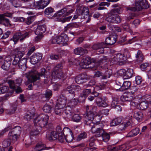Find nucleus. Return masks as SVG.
Listing matches in <instances>:
<instances>
[{"label": "nucleus", "instance_id": "f257e3e1", "mask_svg": "<svg viewBox=\"0 0 151 151\" xmlns=\"http://www.w3.org/2000/svg\"><path fill=\"white\" fill-rule=\"evenodd\" d=\"M101 118L99 116L96 115L94 116L93 111H87L86 115L85 117L84 122L85 125L91 127V130L93 133L95 134L96 136L99 137L101 136L105 132L103 129L104 125L99 122Z\"/></svg>", "mask_w": 151, "mask_h": 151}, {"label": "nucleus", "instance_id": "f03ea898", "mask_svg": "<svg viewBox=\"0 0 151 151\" xmlns=\"http://www.w3.org/2000/svg\"><path fill=\"white\" fill-rule=\"evenodd\" d=\"M13 50L15 56L12 65L17 69L25 70L27 68V59L24 58H22L25 53V50L22 47H18Z\"/></svg>", "mask_w": 151, "mask_h": 151}, {"label": "nucleus", "instance_id": "7ed1b4c3", "mask_svg": "<svg viewBox=\"0 0 151 151\" xmlns=\"http://www.w3.org/2000/svg\"><path fill=\"white\" fill-rule=\"evenodd\" d=\"M72 131L68 128L64 127L62 129L61 126H58L56 128V131H52L50 134L47 135V137L49 141H52L58 139V140L61 142H64V137L67 136Z\"/></svg>", "mask_w": 151, "mask_h": 151}, {"label": "nucleus", "instance_id": "20e7f679", "mask_svg": "<svg viewBox=\"0 0 151 151\" xmlns=\"http://www.w3.org/2000/svg\"><path fill=\"white\" fill-rule=\"evenodd\" d=\"M150 4L147 0H135V5L134 7L127 8V9L132 12L129 13V16L127 17L128 20L133 19L135 17L138 16L139 14L136 11H140L142 9L148 8Z\"/></svg>", "mask_w": 151, "mask_h": 151}, {"label": "nucleus", "instance_id": "39448f33", "mask_svg": "<svg viewBox=\"0 0 151 151\" xmlns=\"http://www.w3.org/2000/svg\"><path fill=\"white\" fill-rule=\"evenodd\" d=\"M74 11V9L72 6H68L57 12L53 16L63 23L68 22L72 18L73 16L70 14Z\"/></svg>", "mask_w": 151, "mask_h": 151}, {"label": "nucleus", "instance_id": "423d86ee", "mask_svg": "<svg viewBox=\"0 0 151 151\" xmlns=\"http://www.w3.org/2000/svg\"><path fill=\"white\" fill-rule=\"evenodd\" d=\"M49 75V73L46 69L43 68H42L40 72H32L27 75V78L28 79V82L26 83L27 84L28 82H31L33 83L34 86H37L39 84V82L37 81L39 80L41 77L44 78H45L44 80L45 81L47 80Z\"/></svg>", "mask_w": 151, "mask_h": 151}, {"label": "nucleus", "instance_id": "0eeeda50", "mask_svg": "<svg viewBox=\"0 0 151 151\" xmlns=\"http://www.w3.org/2000/svg\"><path fill=\"white\" fill-rule=\"evenodd\" d=\"M9 130V136L14 140H17L19 138L22 132L21 128L19 126H17L12 128V126H10L1 132L0 135H3L5 132Z\"/></svg>", "mask_w": 151, "mask_h": 151}, {"label": "nucleus", "instance_id": "6e6552de", "mask_svg": "<svg viewBox=\"0 0 151 151\" xmlns=\"http://www.w3.org/2000/svg\"><path fill=\"white\" fill-rule=\"evenodd\" d=\"M49 116L47 114H41L34 120L35 125H38L40 128H45L49 129L48 128V120Z\"/></svg>", "mask_w": 151, "mask_h": 151}, {"label": "nucleus", "instance_id": "1a4fd4ad", "mask_svg": "<svg viewBox=\"0 0 151 151\" xmlns=\"http://www.w3.org/2000/svg\"><path fill=\"white\" fill-rule=\"evenodd\" d=\"M76 89H78L77 91H78L81 90V88L78 85H71L64 89L61 92V95L69 99H73L75 95V91Z\"/></svg>", "mask_w": 151, "mask_h": 151}, {"label": "nucleus", "instance_id": "9d476101", "mask_svg": "<svg viewBox=\"0 0 151 151\" xmlns=\"http://www.w3.org/2000/svg\"><path fill=\"white\" fill-rule=\"evenodd\" d=\"M124 54L118 53L114 55V57L112 58L111 63L113 64L122 65L123 64V62L125 61L127 59L130 58L131 57L129 53L127 52V54L126 55Z\"/></svg>", "mask_w": 151, "mask_h": 151}, {"label": "nucleus", "instance_id": "9b49d317", "mask_svg": "<svg viewBox=\"0 0 151 151\" xmlns=\"http://www.w3.org/2000/svg\"><path fill=\"white\" fill-rule=\"evenodd\" d=\"M76 11L77 12H79V15H81L82 16V19L86 20V23H88L90 22L92 15V14H89V9L88 7L83 6L82 5L79 6L77 7Z\"/></svg>", "mask_w": 151, "mask_h": 151}, {"label": "nucleus", "instance_id": "f8f14e48", "mask_svg": "<svg viewBox=\"0 0 151 151\" xmlns=\"http://www.w3.org/2000/svg\"><path fill=\"white\" fill-rule=\"evenodd\" d=\"M69 40L68 37L64 33H62L60 36L52 37L50 42L52 44H62L63 46L68 45L67 42Z\"/></svg>", "mask_w": 151, "mask_h": 151}, {"label": "nucleus", "instance_id": "ddd939ff", "mask_svg": "<svg viewBox=\"0 0 151 151\" xmlns=\"http://www.w3.org/2000/svg\"><path fill=\"white\" fill-rule=\"evenodd\" d=\"M96 61V59H91L89 57L83 56L80 63V65L82 68L85 69L92 68L94 67V65Z\"/></svg>", "mask_w": 151, "mask_h": 151}, {"label": "nucleus", "instance_id": "4468645a", "mask_svg": "<svg viewBox=\"0 0 151 151\" xmlns=\"http://www.w3.org/2000/svg\"><path fill=\"white\" fill-rule=\"evenodd\" d=\"M62 65L58 64L56 65L53 68L52 75L55 78L61 80L63 81L65 79L64 73L62 71Z\"/></svg>", "mask_w": 151, "mask_h": 151}, {"label": "nucleus", "instance_id": "2eb2a0df", "mask_svg": "<svg viewBox=\"0 0 151 151\" xmlns=\"http://www.w3.org/2000/svg\"><path fill=\"white\" fill-rule=\"evenodd\" d=\"M29 35V32H21L15 33L13 36L12 40L14 44H16L19 40L21 42L24 40L27 37H28Z\"/></svg>", "mask_w": 151, "mask_h": 151}, {"label": "nucleus", "instance_id": "dca6fc26", "mask_svg": "<svg viewBox=\"0 0 151 151\" xmlns=\"http://www.w3.org/2000/svg\"><path fill=\"white\" fill-rule=\"evenodd\" d=\"M94 50H96V53L98 54L104 53L105 54L106 52L105 51V44L104 42H102L94 44L91 47Z\"/></svg>", "mask_w": 151, "mask_h": 151}, {"label": "nucleus", "instance_id": "f3484780", "mask_svg": "<svg viewBox=\"0 0 151 151\" xmlns=\"http://www.w3.org/2000/svg\"><path fill=\"white\" fill-rule=\"evenodd\" d=\"M105 20L110 23L119 24L121 22L122 19L118 14H110L106 18Z\"/></svg>", "mask_w": 151, "mask_h": 151}, {"label": "nucleus", "instance_id": "a211bd4d", "mask_svg": "<svg viewBox=\"0 0 151 151\" xmlns=\"http://www.w3.org/2000/svg\"><path fill=\"white\" fill-rule=\"evenodd\" d=\"M107 98L105 96H103L99 93V96L96 98V102L99 107H106L108 105L106 102Z\"/></svg>", "mask_w": 151, "mask_h": 151}, {"label": "nucleus", "instance_id": "6ab92c4d", "mask_svg": "<svg viewBox=\"0 0 151 151\" xmlns=\"http://www.w3.org/2000/svg\"><path fill=\"white\" fill-rule=\"evenodd\" d=\"M117 36L115 33H113L108 37L106 38L104 43L105 47L106 45H112L114 44L117 40Z\"/></svg>", "mask_w": 151, "mask_h": 151}, {"label": "nucleus", "instance_id": "aec40b11", "mask_svg": "<svg viewBox=\"0 0 151 151\" xmlns=\"http://www.w3.org/2000/svg\"><path fill=\"white\" fill-rule=\"evenodd\" d=\"M50 0H40L36 2H35L33 6L36 9H43L47 6L50 3Z\"/></svg>", "mask_w": 151, "mask_h": 151}, {"label": "nucleus", "instance_id": "412c9836", "mask_svg": "<svg viewBox=\"0 0 151 151\" xmlns=\"http://www.w3.org/2000/svg\"><path fill=\"white\" fill-rule=\"evenodd\" d=\"M120 100L122 101H129L130 102L131 105L135 106L136 105V103L134 101L135 97L134 96H130L128 94H124L120 97Z\"/></svg>", "mask_w": 151, "mask_h": 151}, {"label": "nucleus", "instance_id": "4be33fe9", "mask_svg": "<svg viewBox=\"0 0 151 151\" xmlns=\"http://www.w3.org/2000/svg\"><path fill=\"white\" fill-rule=\"evenodd\" d=\"M42 57V55L41 53L37 52L34 53L30 57V62L32 64L35 65L41 60Z\"/></svg>", "mask_w": 151, "mask_h": 151}, {"label": "nucleus", "instance_id": "5701e85b", "mask_svg": "<svg viewBox=\"0 0 151 151\" xmlns=\"http://www.w3.org/2000/svg\"><path fill=\"white\" fill-rule=\"evenodd\" d=\"M88 76L85 73H82L76 76L75 78L76 83L78 84L86 82L88 80Z\"/></svg>", "mask_w": 151, "mask_h": 151}, {"label": "nucleus", "instance_id": "b1692460", "mask_svg": "<svg viewBox=\"0 0 151 151\" xmlns=\"http://www.w3.org/2000/svg\"><path fill=\"white\" fill-rule=\"evenodd\" d=\"M46 26L45 24H38L35 31L36 35H43L46 31Z\"/></svg>", "mask_w": 151, "mask_h": 151}, {"label": "nucleus", "instance_id": "393cba45", "mask_svg": "<svg viewBox=\"0 0 151 151\" xmlns=\"http://www.w3.org/2000/svg\"><path fill=\"white\" fill-rule=\"evenodd\" d=\"M22 80L20 78H18L14 81L9 80L7 81L10 88H14V86H20L21 84Z\"/></svg>", "mask_w": 151, "mask_h": 151}, {"label": "nucleus", "instance_id": "a878e982", "mask_svg": "<svg viewBox=\"0 0 151 151\" xmlns=\"http://www.w3.org/2000/svg\"><path fill=\"white\" fill-rule=\"evenodd\" d=\"M35 109L33 108L31 110L28 111L24 116V118L29 121L33 119L35 116Z\"/></svg>", "mask_w": 151, "mask_h": 151}, {"label": "nucleus", "instance_id": "bb28decb", "mask_svg": "<svg viewBox=\"0 0 151 151\" xmlns=\"http://www.w3.org/2000/svg\"><path fill=\"white\" fill-rule=\"evenodd\" d=\"M50 147H47L46 145L42 142L37 143L33 148V151H40L45 149L48 150Z\"/></svg>", "mask_w": 151, "mask_h": 151}, {"label": "nucleus", "instance_id": "cd10ccee", "mask_svg": "<svg viewBox=\"0 0 151 151\" xmlns=\"http://www.w3.org/2000/svg\"><path fill=\"white\" fill-rule=\"evenodd\" d=\"M123 80L122 79H117L115 81V83L114 85V88L115 90L118 91H122V84Z\"/></svg>", "mask_w": 151, "mask_h": 151}, {"label": "nucleus", "instance_id": "c85d7f7f", "mask_svg": "<svg viewBox=\"0 0 151 151\" xmlns=\"http://www.w3.org/2000/svg\"><path fill=\"white\" fill-rule=\"evenodd\" d=\"M72 108L69 106H66L65 109H64V115L65 117H67L70 119L72 118V115H73Z\"/></svg>", "mask_w": 151, "mask_h": 151}, {"label": "nucleus", "instance_id": "c756f323", "mask_svg": "<svg viewBox=\"0 0 151 151\" xmlns=\"http://www.w3.org/2000/svg\"><path fill=\"white\" fill-rule=\"evenodd\" d=\"M127 150L126 145L122 144L121 145L113 147L110 149H107L106 151H126Z\"/></svg>", "mask_w": 151, "mask_h": 151}, {"label": "nucleus", "instance_id": "7c9ffc66", "mask_svg": "<svg viewBox=\"0 0 151 151\" xmlns=\"http://www.w3.org/2000/svg\"><path fill=\"white\" fill-rule=\"evenodd\" d=\"M74 52L75 54L82 55L84 54L87 53L88 50L81 47H79L74 50Z\"/></svg>", "mask_w": 151, "mask_h": 151}, {"label": "nucleus", "instance_id": "2f4dec72", "mask_svg": "<svg viewBox=\"0 0 151 151\" xmlns=\"http://www.w3.org/2000/svg\"><path fill=\"white\" fill-rule=\"evenodd\" d=\"M133 70L132 69L129 68L126 70L125 74L123 78L125 79H129L132 77L133 75Z\"/></svg>", "mask_w": 151, "mask_h": 151}, {"label": "nucleus", "instance_id": "473e14b6", "mask_svg": "<svg viewBox=\"0 0 151 151\" xmlns=\"http://www.w3.org/2000/svg\"><path fill=\"white\" fill-rule=\"evenodd\" d=\"M18 106V104L17 101L11 103L10 105V109L9 112L11 114L14 113L17 109Z\"/></svg>", "mask_w": 151, "mask_h": 151}, {"label": "nucleus", "instance_id": "72a5a7b5", "mask_svg": "<svg viewBox=\"0 0 151 151\" xmlns=\"http://www.w3.org/2000/svg\"><path fill=\"white\" fill-rule=\"evenodd\" d=\"M63 97V99L60 98L58 99V102L56 104L55 106H59L63 108L65 106L66 103V98L64 97Z\"/></svg>", "mask_w": 151, "mask_h": 151}, {"label": "nucleus", "instance_id": "f704fd0d", "mask_svg": "<svg viewBox=\"0 0 151 151\" xmlns=\"http://www.w3.org/2000/svg\"><path fill=\"white\" fill-rule=\"evenodd\" d=\"M134 117L138 121L141 122L142 121L143 115L141 111L135 112L134 114Z\"/></svg>", "mask_w": 151, "mask_h": 151}, {"label": "nucleus", "instance_id": "c9c22d12", "mask_svg": "<svg viewBox=\"0 0 151 151\" xmlns=\"http://www.w3.org/2000/svg\"><path fill=\"white\" fill-rule=\"evenodd\" d=\"M105 70V71L102 77L103 79L109 78L112 74V71L111 69L107 68Z\"/></svg>", "mask_w": 151, "mask_h": 151}, {"label": "nucleus", "instance_id": "e433bc0d", "mask_svg": "<svg viewBox=\"0 0 151 151\" xmlns=\"http://www.w3.org/2000/svg\"><path fill=\"white\" fill-rule=\"evenodd\" d=\"M136 58L138 63L142 62L144 60L142 52L140 50H138L136 54Z\"/></svg>", "mask_w": 151, "mask_h": 151}, {"label": "nucleus", "instance_id": "4c0bfd02", "mask_svg": "<svg viewBox=\"0 0 151 151\" xmlns=\"http://www.w3.org/2000/svg\"><path fill=\"white\" fill-rule=\"evenodd\" d=\"M139 132V129L137 127L132 129L127 134V136L129 137H132L136 136Z\"/></svg>", "mask_w": 151, "mask_h": 151}, {"label": "nucleus", "instance_id": "58836bf2", "mask_svg": "<svg viewBox=\"0 0 151 151\" xmlns=\"http://www.w3.org/2000/svg\"><path fill=\"white\" fill-rule=\"evenodd\" d=\"M122 122L120 117H117L113 119L110 123L111 127L114 126L119 125Z\"/></svg>", "mask_w": 151, "mask_h": 151}, {"label": "nucleus", "instance_id": "ea45409f", "mask_svg": "<svg viewBox=\"0 0 151 151\" xmlns=\"http://www.w3.org/2000/svg\"><path fill=\"white\" fill-rule=\"evenodd\" d=\"M131 82L129 81H123L122 84V91L127 90L129 89L131 86Z\"/></svg>", "mask_w": 151, "mask_h": 151}, {"label": "nucleus", "instance_id": "a19ab883", "mask_svg": "<svg viewBox=\"0 0 151 151\" xmlns=\"http://www.w3.org/2000/svg\"><path fill=\"white\" fill-rule=\"evenodd\" d=\"M55 112L56 115H64V108L59 106H55Z\"/></svg>", "mask_w": 151, "mask_h": 151}, {"label": "nucleus", "instance_id": "79ce46f5", "mask_svg": "<svg viewBox=\"0 0 151 151\" xmlns=\"http://www.w3.org/2000/svg\"><path fill=\"white\" fill-rule=\"evenodd\" d=\"M82 117L79 114H75L72 115L71 119L73 121L76 122H81V120Z\"/></svg>", "mask_w": 151, "mask_h": 151}, {"label": "nucleus", "instance_id": "37998d69", "mask_svg": "<svg viewBox=\"0 0 151 151\" xmlns=\"http://www.w3.org/2000/svg\"><path fill=\"white\" fill-rule=\"evenodd\" d=\"M91 95L88 97V99L90 101H92L94 99L96 100V98L99 96V93L95 91H93L91 93Z\"/></svg>", "mask_w": 151, "mask_h": 151}, {"label": "nucleus", "instance_id": "c03bdc74", "mask_svg": "<svg viewBox=\"0 0 151 151\" xmlns=\"http://www.w3.org/2000/svg\"><path fill=\"white\" fill-rule=\"evenodd\" d=\"M111 134V132H110L108 133L105 132L101 136L104 142H108L110 138V134Z\"/></svg>", "mask_w": 151, "mask_h": 151}, {"label": "nucleus", "instance_id": "a18cd8bd", "mask_svg": "<svg viewBox=\"0 0 151 151\" xmlns=\"http://www.w3.org/2000/svg\"><path fill=\"white\" fill-rule=\"evenodd\" d=\"M52 107L47 104H45L43 107V111L45 113H51L52 109Z\"/></svg>", "mask_w": 151, "mask_h": 151}, {"label": "nucleus", "instance_id": "49530a36", "mask_svg": "<svg viewBox=\"0 0 151 151\" xmlns=\"http://www.w3.org/2000/svg\"><path fill=\"white\" fill-rule=\"evenodd\" d=\"M52 95V91L49 89L47 90L43 94V97L45 96L46 99H49L51 97Z\"/></svg>", "mask_w": 151, "mask_h": 151}, {"label": "nucleus", "instance_id": "de8ad7c7", "mask_svg": "<svg viewBox=\"0 0 151 151\" xmlns=\"http://www.w3.org/2000/svg\"><path fill=\"white\" fill-rule=\"evenodd\" d=\"M87 137L86 133L85 132H83L80 133L74 139L77 141H79L83 139L86 138Z\"/></svg>", "mask_w": 151, "mask_h": 151}, {"label": "nucleus", "instance_id": "09e8293b", "mask_svg": "<svg viewBox=\"0 0 151 151\" xmlns=\"http://www.w3.org/2000/svg\"><path fill=\"white\" fill-rule=\"evenodd\" d=\"M149 104L145 101H142L139 104V106L140 109L142 110H145L146 109L148 106Z\"/></svg>", "mask_w": 151, "mask_h": 151}, {"label": "nucleus", "instance_id": "8fccbe9b", "mask_svg": "<svg viewBox=\"0 0 151 151\" xmlns=\"http://www.w3.org/2000/svg\"><path fill=\"white\" fill-rule=\"evenodd\" d=\"M74 137L73 134V133H71L70 134H68L67 136L64 137V141L65 140L66 142H71L74 139Z\"/></svg>", "mask_w": 151, "mask_h": 151}, {"label": "nucleus", "instance_id": "3c124183", "mask_svg": "<svg viewBox=\"0 0 151 151\" xmlns=\"http://www.w3.org/2000/svg\"><path fill=\"white\" fill-rule=\"evenodd\" d=\"M96 60V62L95 64L94 65V66L93 68L94 67V68H95V66L96 63L99 66H100L102 64L106 63L107 62V59H106V57L101 58L98 60Z\"/></svg>", "mask_w": 151, "mask_h": 151}, {"label": "nucleus", "instance_id": "603ef678", "mask_svg": "<svg viewBox=\"0 0 151 151\" xmlns=\"http://www.w3.org/2000/svg\"><path fill=\"white\" fill-rule=\"evenodd\" d=\"M123 28L124 31L129 33L131 35H134V34L132 31L129 25L126 23L123 26Z\"/></svg>", "mask_w": 151, "mask_h": 151}, {"label": "nucleus", "instance_id": "864d4df0", "mask_svg": "<svg viewBox=\"0 0 151 151\" xmlns=\"http://www.w3.org/2000/svg\"><path fill=\"white\" fill-rule=\"evenodd\" d=\"M54 12V10L53 8L51 7H49L45 9L44 12L46 15H52Z\"/></svg>", "mask_w": 151, "mask_h": 151}, {"label": "nucleus", "instance_id": "5fc2aeb1", "mask_svg": "<svg viewBox=\"0 0 151 151\" xmlns=\"http://www.w3.org/2000/svg\"><path fill=\"white\" fill-rule=\"evenodd\" d=\"M9 89L8 86L1 85L0 86V93L3 94L7 92Z\"/></svg>", "mask_w": 151, "mask_h": 151}, {"label": "nucleus", "instance_id": "6e6d98bb", "mask_svg": "<svg viewBox=\"0 0 151 151\" xmlns=\"http://www.w3.org/2000/svg\"><path fill=\"white\" fill-rule=\"evenodd\" d=\"M119 99L117 98H113V100L111 102V108L113 109L116 106L118 105L119 104Z\"/></svg>", "mask_w": 151, "mask_h": 151}, {"label": "nucleus", "instance_id": "4d7b16f0", "mask_svg": "<svg viewBox=\"0 0 151 151\" xmlns=\"http://www.w3.org/2000/svg\"><path fill=\"white\" fill-rule=\"evenodd\" d=\"M75 24L74 23H70L67 24L64 28V31H67L75 28Z\"/></svg>", "mask_w": 151, "mask_h": 151}, {"label": "nucleus", "instance_id": "13d9d810", "mask_svg": "<svg viewBox=\"0 0 151 151\" xmlns=\"http://www.w3.org/2000/svg\"><path fill=\"white\" fill-rule=\"evenodd\" d=\"M96 139V137H91L89 140V146L92 148H94V146H95V143L94 141Z\"/></svg>", "mask_w": 151, "mask_h": 151}, {"label": "nucleus", "instance_id": "bf43d9fd", "mask_svg": "<svg viewBox=\"0 0 151 151\" xmlns=\"http://www.w3.org/2000/svg\"><path fill=\"white\" fill-rule=\"evenodd\" d=\"M35 18V16H31L28 17L26 21V24L28 25L30 24L33 22Z\"/></svg>", "mask_w": 151, "mask_h": 151}, {"label": "nucleus", "instance_id": "052dcab7", "mask_svg": "<svg viewBox=\"0 0 151 151\" xmlns=\"http://www.w3.org/2000/svg\"><path fill=\"white\" fill-rule=\"evenodd\" d=\"M105 88V85L103 83H99L96 85L95 88V89L99 90L104 89Z\"/></svg>", "mask_w": 151, "mask_h": 151}, {"label": "nucleus", "instance_id": "680f3d73", "mask_svg": "<svg viewBox=\"0 0 151 151\" xmlns=\"http://www.w3.org/2000/svg\"><path fill=\"white\" fill-rule=\"evenodd\" d=\"M11 64L4 62L1 66V68L4 70H7L10 67Z\"/></svg>", "mask_w": 151, "mask_h": 151}, {"label": "nucleus", "instance_id": "e2e57ef3", "mask_svg": "<svg viewBox=\"0 0 151 151\" xmlns=\"http://www.w3.org/2000/svg\"><path fill=\"white\" fill-rule=\"evenodd\" d=\"M86 98L84 95H82V93H81L78 97V100L80 103H83L85 101Z\"/></svg>", "mask_w": 151, "mask_h": 151}, {"label": "nucleus", "instance_id": "0e129e2a", "mask_svg": "<svg viewBox=\"0 0 151 151\" xmlns=\"http://www.w3.org/2000/svg\"><path fill=\"white\" fill-rule=\"evenodd\" d=\"M2 23L5 26L7 27H11L12 26L9 19L6 18Z\"/></svg>", "mask_w": 151, "mask_h": 151}, {"label": "nucleus", "instance_id": "69168bd1", "mask_svg": "<svg viewBox=\"0 0 151 151\" xmlns=\"http://www.w3.org/2000/svg\"><path fill=\"white\" fill-rule=\"evenodd\" d=\"M78 102H79L77 99L74 98L72 99L70 102V107H73L75 106L77 104Z\"/></svg>", "mask_w": 151, "mask_h": 151}, {"label": "nucleus", "instance_id": "338daca9", "mask_svg": "<svg viewBox=\"0 0 151 151\" xmlns=\"http://www.w3.org/2000/svg\"><path fill=\"white\" fill-rule=\"evenodd\" d=\"M39 133L40 132L38 129H34L31 131L30 134L31 136H34L38 135Z\"/></svg>", "mask_w": 151, "mask_h": 151}, {"label": "nucleus", "instance_id": "774afa93", "mask_svg": "<svg viewBox=\"0 0 151 151\" xmlns=\"http://www.w3.org/2000/svg\"><path fill=\"white\" fill-rule=\"evenodd\" d=\"M91 93V90L90 89H86L84 90L81 93H82V95H84L86 97H87Z\"/></svg>", "mask_w": 151, "mask_h": 151}]
</instances>
